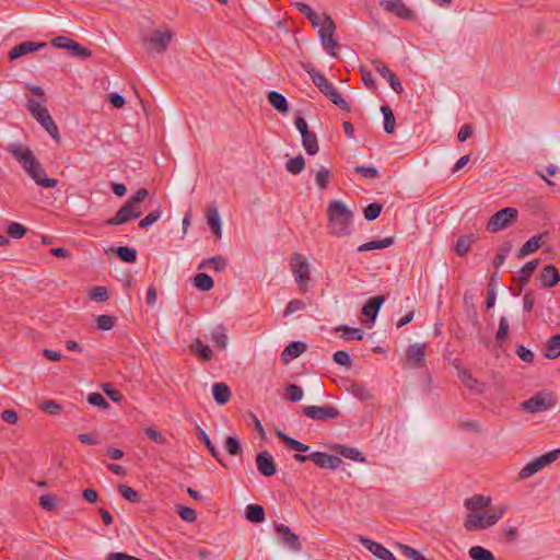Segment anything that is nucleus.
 <instances>
[{
  "label": "nucleus",
  "instance_id": "1",
  "mask_svg": "<svg viewBox=\"0 0 560 560\" xmlns=\"http://www.w3.org/2000/svg\"><path fill=\"white\" fill-rule=\"evenodd\" d=\"M7 150L12 154L15 161L21 165L25 174L43 188H54L58 180L47 176L44 166L37 160L33 151L22 143H11Z\"/></svg>",
  "mask_w": 560,
  "mask_h": 560
},
{
  "label": "nucleus",
  "instance_id": "2",
  "mask_svg": "<svg viewBox=\"0 0 560 560\" xmlns=\"http://www.w3.org/2000/svg\"><path fill=\"white\" fill-rule=\"evenodd\" d=\"M329 233L337 237L348 236L353 231V212L338 199L327 205Z\"/></svg>",
  "mask_w": 560,
  "mask_h": 560
},
{
  "label": "nucleus",
  "instance_id": "3",
  "mask_svg": "<svg viewBox=\"0 0 560 560\" xmlns=\"http://www.w3.org/2000/svg\"><path fill=\"white\" fill-rule=\"evenodd\" d=\"M508 506L504 504L489 508L485 513H469L464 521V528L467 532L487 529L495 525L506 513Z\"/></svg>",
  "mask_w": 560,
  "mask_h": 560
},
{
  "label": "nucleus",
  "instance_id": "4",
  "mask_svg": "<svg viewBox=\"0 0 560 560\" xmlns=\"http://www.w3.org/2000/svg\"><path fill=\"white\" fill-rule=\"evenodd\" d=\"M148 196L145 188L138 189L130 199L117 211L116 215L107 221L110 225H119L141 214L140 203Z\"/></svg>",
  "mask_w": 560,
  "mask_h": 560
},
{
  "label": "nucleus",
  "instance_id": "5",
  "mask_svg": "<svg viewBox=\"0 0 560 560\" xmlns=\"http://www.w3.org/2000/svg\"><path fill=\"white\" fill-rule=\"evenodd\" d=\"M173 36L174 34L170 30H153L143 35L142 40L148 52L155 56L166 51Z\"/></svg>",
  "mask_w": 560,
  "mask_h": 560
},
{
  "label": "nucleus",
  "instance_id": "6",
  "mask_svg": "<svg viewBox=\"0 0 560 560\" xmlns=\"http://www.w3.org/2000/svg\"><path fill=\"white\" fill-rule=\"evenodd\" d=\"M44 102L28 100L26 108L30 114L43 126V128L55 139L59 138L57 125L52 120L48 110L43 106Z\"/></svg>",
  "mask_w": 560,
  "mask_h": 560
},
{
  "label": "nucleus",
  "instance_id": "7",
  "mask_svg": "<svg viewBox=\"0 0 560 560\" xmlns=\"http://www.w3.org/2000/svg\"><path fill=\"white\" fill-rule=\"evenodd\" d=\"M290 267L299 289L302 292H306L311 280L310 264L307 259L304 255L295 253L291 256Z\"/></svg>",
  "mask_w": 560,
  "mask_h": 560
},
{
  "label": "nucleus",
  "instance_id": "8",
  "mask_svg": "<svg viewBox=\"0 0 560 560\" xmlns=\"http://www.w3.org/2000/svg\"><path fill=\"white\" fill-rule=\"evenodd\" d=\"M556 396L549 392H539L529 399L523 401L521 407L530 413L544 412L556 406Z\"/></svg>",
  "mask_w": 560,
  "mask_h": 560
},
{
  "label": "nucleus",
  "instance_id": "9",
  "mask_svg": "<svg viewBox=\"0 0 560 560\" xmlns=\"http://www.w3.org/2000/svg\"><path fill=\"white\" fill-rule=\"evenodd\" d=\"M336 31V24L330 15L323 13L322 26L318 30V36L323 47L327 50L330 56H336V49L339 48V44L334 38Z\"/></svg>",
  "mask_w": 560,
  "mask_h": 560
},
{
  "label": "nucleus",
  "instance_id": "10",
  "mask_svg": "<svg viewBox=\"0 0 560 560\" xmlns=\"http://www.w3.org/2000/svg\"><path fill=\"white\" fill-rule=\"evenodd\" d=\"M560 457V448L548 452L539 457L534 458L526 464L520 471V479H527L537 474L542 468L549 466Z\"/></svg>",
  "mask_w": 560,
  "mask_h": 560
},
{
  "label": "nucleus",
  "instance_id": "11",
  "mask_svg": "<svg viewBox=\"0 0 560 560\" xmlns=\"http://www.w3.org/2000/svg\"><path fill=\"white\" fill-rule=\"evenodd\" d=\"M294 459L299 463L313 462L319 468L337 469L342 460L340 457L324 452H313L310 455L295 454Z\"/></svg>",
  "mask_w": 560,
  "mask_h": 560
},
{
  "label": "nucleus",
  "instance_id": "12",
  "mask_svg": "<svg viewBox=\"0 0 560 560\" xmlns=\"http://www.w3.org/2000/svg\"><path fill=\"white\" fill-rule=\"evenodd\" d=\"M517 219V210L515 208L506 207L497 211L487 222V231L495 233L500 230L508 228Z\"/></svg>",
  "mask_w": 560,
  "mask_h": 560
},
{
  "label": "nucleus",
  "instance_id": "13",
  "mask_svg": "<svg viewBox=\"0 0 560 560\" xmlns=\"http://www.w3.org/2000/svg\"><path fill=\"white\" fill-rule=\"evenodd\" d=\"M303 415L312 420L328 421L337 419L340 411L334 406H305L303 407Z\"/></svg>",
  "mask_w": 560,
  "mask_h": 560
},
{
  "label": "nucleus",
  "instance_id": "14",
  "mask_svg": "<svg viewBox=\"0 0 560 560\" xmlns=\"http://www.w3.org/2000/svg\"><path fill=\"white\" fill-rule=\"evenodd\" d=\"M51 45L56 48L66 49L70 55L82 59L89 58L91 56V51L88 48L83 47L78 42L67 36H58L54 38L51 40Z\"/></svg>",
  "mask_w": 560,
  "mask_h": 560
},
{
  "label": "nucleus",
  "instance_id": "15",
  "mask_svg": "<svg viewBox=\"0 0 560 560\" xmlns=\"http://www.w3.org/2000/svg\"><path fill=\"white\" fill-rule=\"evenodd\" d=\"M427 343H413L406 350V365L409 369H420L425 364Z\"/></svg>",
  "mask_w": 560,
  "mask_h": 560
},
{
  "label": "nucleus",
  "instance_id": "16",
  "mask_svg": "<svg viewBox=\"0 0 560 560\" xmlns=\"http://www.w3.org/2000/svg\"><path fill=\"white\" fill-rule=\"evenodd\" d=\"M275 529L281 540V542L293 551H300L302 549L301 541L289 526L284 524H276Z\"/></svg>",
  "mask_w": 560,
  "mask_h": 560
},
{
  "label": "nucleus",
  "instance_id": "17",
  "mask_svg": "<svg viewBox=\"0 0 560 560\" xmlns=\"http://www.w3.org/2000/svg\"><path fill=\"white\" fill-rule=\"evenodd\" d=\"M372 66L374 70L384 78L390 88L398 94H400L404 91L402 84L400 80L396 77V74L389 70V68L380 60H372Z\"/></svg>",
  "mask_w": 560,
  "mask_h": 560
},
{
  "label": "nucleus",
  "instance_id": "18",
  "mask_svg": "<svg viewBox=\"0 0 560 560\" xmlns=\"http://www.w3.org/2000/svg\"><path fill=\"white\" fill-rule=\"evenodd\" d=\"M381 7L402 20L413 19V12L402 2V0H382Z\"/></svg>",
  "mask_w": 560,
  "mask_h": 560
},
{
  "label": "nucleus",
  "instance_id": "19",
  "mask_svg": "<svg viewBox=\"0 0 560 560\" xmlns=\"http://www.w3.org/2000/svg\"><path fill=\"white\" fill-rule=\"evenodd\" d=\"M256 465L258 471L265 477H271L277 471L275 459L267 451L257 454Z\"/></svg>",
  "mask_w": 560,
  "mask_h": 560
},
{
  "label": "nucleus",
  "instance_id": "20",
  "mask_svg": "<svg viewBox=\"0 0 560 560\" xmlns=\"http://www.w3.org/2000/svg\"><path fill=\"white\" fill-rule=\"evenodd\" d=\"M361 544L381 560H396L395 556L383 545L370 539L360 538Z\"/></svg>",
  "mask_w": 560,
  "mask_h": 560
},
{
  "label": "nucleus",
  "instance_id": "21",
  "mask_svg": "<svg viewBox=\"0 0 560 560\" xmlns=\"http://www.w3.org/2000/svg\"><path fill=\"white\" fill-rule=\"evenodd\" d=\"M46 44L45 43H34V42H23L16 46H14L10 52H9V58L11 60L13 59H18L28 52H33V51H37L38 49H40L42 47H44Z\"/></svg>",
  "mask_w": 560,
  "mask_h": 560
},
{
  "label": "nucleus",
  "instance_id": "22",
  "mask_svg": "<svg viewBox=\"0 0 560 560\" xmlns=\"http://www.w3.org/2000/svg\"><path fill=\"white\" fill-rule=\"evenodd\" d=\"M306 350V345L302 341L290 342L281 352V360L283 363H289L293 359L300 357Z\"/></svg>",
  "mask_w": 560,
  "mask_h": 560
},
{
  "label": "nucleus",
  "instance_id": "23",
  "mask_svg": "<svg viewBox=\"0 0 560 560\" xmlns=\"http://www.w3.org/2000/svg\"><path fill=\"white\" fill-rule=\"evenodd\" d=\"M326 97H328L336 106H338L340 109L349 112L350 105L341 93L334 86L332 83H329L326 89H323L322 92Z\"/></svg>",
  "mask_w": 560,
  "mask_h": 560
},
{
  "label": "nucleus",
  "instance_id": "24",
  "mask_svg": "<svg viewBox=\"0 0 560 560\" xmlns=\"http://www.w3.org/2000/svg\"><path fill=\"white\" fill-rule=\"evenodd\" d=\"M560 280L558 269L553 265H547L540 273V283L544 288H552Z\"/></svg>",
  "mask_w": 560,
  "mask_h": 560
},
{
  "label": "nucleus",
  "instance_id": "25",
  "mask_svg": "<svg viewBox=\"0 0 560 560\" xmlns=\"http://www.w3.org/2000/svg\"><path fill=\"white\" fill-rule=\"evenodd\" d=\"M385 302L384 295H377L371 298L362 307V313L371 320H374L377 316L380 307Z\"/></svg>",
  "mask_w": 560,
  "mask_h": 560
},
{
  "label": "nucleus",
  "instance_id": "26",
  "mask_svg": "<svg viewBox=\"0 0 560 560\" xmlns=\"http://www.w3.org/2000/svg\"><path fill=\"white\" fill-rule=\"evenodd\" d=\"M491 503L490 497H485L481 494H475L470 498H467L464 501V506L469 511H481L486 508H488Z\"/></svg>",
  "mask_w": 560,
  "mask_h": 560
},
{
  "label": "nucleus",
  "instance_id": "27",
  "mask_svg": "<svg viewBox=\"0 0 560 560\" xmlns=\"http://www.w3.org/2000/svg\"><path fill=\"white\" fill-rule=\"evenodd\" d=\"M232 393L225 383H215L212 385V398L221 406L231 399Z\"/></svg>",
  "mask_w": 560,
  "mask_h": 560
},
{
  "label": "nucleus",
  "instance_id": "28",
  "mask_svg": "<svg viewBox=\"0 0 560 560\" xmlns=\"http://www.w3.org/2000/svg\"><path fill=\"white\" fill-rule=\"evenodd\" d=\"M276 435L285 444V446L290 450L296 451V452H307L310 450V446L284 434L282 431L277 430Z\"/></svg>",
  "mask_w": 560,
  "mask_h": 560
},
{
  "label": "nucleus",
  "instance_id": "29",
  "mask_svg": "<svg viewBox=\"0 0 560 560\" xmlns=\"http://www.w3.org/2000/svg\"><path fill=\"white\" fill-rule=\"evenodd\" d=\"M393 244H394V237L388 236V237H384L383 240L371 241V242L364 243L358 247V252L384 249V248L392 246Z\"/></svg>",
  "mask_w": 560,
  "mask_h": 560
},
{
  "label": "nucleus",
  "instance_id": "30",
  "mask_svg": "<svg viewBox=\"0 0 560 560\" xmlns=\"http://www.w3.org/2000/svg\"><path fill=\"white\" fill-rule=\"evenodd\" d=\"M268 101L271 104V106L277 109L279 113H287L289 109L288 101L287 98L277 91H271L268 93Z\"/></svg>",
  "mask_w": 560,
  "mask_h": 560
},
{
  "label": "nucleus",
  "instance_id": "31",
  "mask_svg": "<svg viewBox=\"0 0 560 560\" xmlns=\"http://www.w3.org/2000/svg\"><path fill=\"white\" fill-rule=\"evenodd\" d=\"M348 390L355 398H358V399H360L362 401L370 400L373 397L371 390L366 387V385L363 384V383H360V382L351 383Z\"/></svg>",
  "mask_w": 560,
  "mask_h": 560
},
{
  "label": "nucleus",
  "instance_id": "32",
  "mask_svg": "<svg viewBox=\"0 0 560 560\" xmlns=\"http://www.w3.org/2000/svg\"><path fill=\"white\" fill-rule=\"evenodd\" d=\"M245 517L252 523H262L265 521V510L259 504H248L245 510Z\"/></svg>",
  "mask_w": 560,
  "mask_h": 560
},
{
  "label": "nucleus",
  "instance_id": "33",
  "mask_svg": "<svg viewBox=\"0 0 560 560\" xmlns=\"http://www.w3.org/2000/svg\"><path fill=\"white\" fill-rule=\"evenodd\" d=\"M459 378L469 390L475 393H481L483 390V385L478 380L472 377V375L467 370L459 372Z\"/></svg>",
  "mask_w": 560,
  "mask_h": 560
},
{
  "label": "nucleus",
  "instance_id": "34",
  "mask_svg": "<svg viewBox=\"0 0 560 560\" xmlns=\"http://www.w3.org/2000/svg\"><path fill=\"white\" fill-rule=\"evenodd\" d=\"M212 341L221 350L226 349L229 337L228 329L223 325H219L215 327L214 331L212 332Z\"/></svg>",
  "mask_w": 560,
  "mask_h": 560
},
{
  "label": "nucleus",
  "instance_id": "35",
  "mask_svg": "<svg viewBox=\"0 0 560 560\" xmlns=\"http://www.w3.org/2000/svg\"><path fill=\"white\" fill-rule=\"evenodd\" d=\"M541 235H535L530 237L525 244L521 247L518 252V257H525L534 252H536L541 246Z\"/></svg>",
  "mask_w": 560,
  "mask_h": 560
},
{
  "label": "nucleus",
  "instance_id": "36",
  "mask_svg": "<svg viewBox=\"0 0 560 560\" xmlns=\"http://www.w3.org/2000/svg\"><path fill=\"white\" fill-rule=\"evenodd\" d=\"M546 358L557 359L560 357V335L552 336L546 343Z\"/></svg>",
  "mask_w": 560,
  "mask_h": 560
},
{
  "label": "nucleus",
  "instance_id": "37",
  "mask_svg": "<svg viewBox=\"0 0 560 560\" xmlns=\"http://www.w3.org/2000/svg\"><path fill=\"white\" fill-rule=\"evenodd\" d=\"M538 264H539V260L538 259H534V260H530V261L526 262L522 267V269L520 270L518 281L523 285L528 283L529 278L532 277V275L534 273V271L538 267Z\"/></svg>",
  "mask_w": 560,
  "mask_h": 560
},
{
  "label": "nucleus",
  "instance_id": "38",
  "mask_svg": "<svg viewBox=\"0 0 560 560\" xmlns=\"http://www.w3.org/2000/svg\"><path fill=\"white\" fill-rule=\"evenodd\" d=\"M384 117V130L386 133L392 135L395 130L396 119L389 106L384 105L381 107Z\"/></svg>",
  "mask_w": 560,
  "mask_h": 560
},
{
  "label": "nucleus",
  "instance_id": "39",
  "mask_svg": "<svg viewBox=\"0 0 560 560\" xmlns=\"http://www.w3.org/2000/svg\"><path fill=\"white\" fill-rule=\"evenodd\" d=\"M302 144H303L305 151L311 155H314L318 152L317 137L314 132L310 131L308 133L303 135L302 136Z\"/></svg>",
  "mask_w": 560,
  "mask_h": 560
},
{
  "label": "nucleus",
  "instance_id": "40",
  "mask_svg": "<svg viewBox=\"0 0 560 560\" xmlns=\"http://www.w3.org/2000/svg\"><path fill=\"white\" fill-rule=\"evenodd\" d=\"M305 70L310 74L314 85L320 92H323V89H326L327 85L330 83V82H328V80L326 79V77L324 74H322L320 72L316 71L313 67H306Z\"/></svg>",
  "mask_w": 560,
  "mask_h": 560
},
{
  "label": "nucleus",
  "instance_id": "41",
  "mask_svg": "<svg viewBox=\"0 0 560 560\" xmlns=\"http://www.w3.org/2000/svg\"><path fill=\"white\" fill-rule=\"evenodd\" d=\"M472 560H495L492 552L481 546H474L468 551Z\"/></svg>",
  "mask_w": 560,
  "mask_h": 560
},
{
  "label": "nucleus",
  "instance_id": "42",
  "mask_svg": "<svg viewBox=\"0 0 560 560\" xmlns=\"http://www.w3.org/2000/svg\"><path fill=\"white\" fill-rule=\"evenodd\" d=\"M472 242H474L472 235H463V236L458 237V240L456 241V244H455V252L459 256L466 255L469 252Z\"/></svg>",
  "mask_w": 560,
  "mask_h": 560
},
{
  "label": "nucleus",
  "instance_id": "43",
  "mask_svg": "<svg viewBox=\"0 0 560 560\" xmlns=\"http://www.w3.org/2000/svg\"><path fill=\"white\" fill-rule=\"evenodd\" d=\"M336 330L341 331V337L345 340H361L363 338V331L359 328L339 326L336 328Z\"/></svg>",
  "mask_w": 560,
  "mask_h": 560
},
{
  "label": "nucleus",
  "instance_id": "44",
  "mask_svg": "<svg viewBox=\"0 0 560 560\" xmlns=\"http://www.w3.org/2000/svg\"><path fill=\"white\" fill-rule=\"evenodd\" d=\"M305 166L304 158L300 154L287 161L285 168L291 174H300Z\"/></svg>",
  "mask_w": 560,
  "mask_h": 560
},
{
  "label": "nucleus",
  "instance_id": "45",
  "mask_svg": "<svg viewBox=\"0 0 560 560\" xmlns=\"http://www.w3.org/2000/svg\"><path fill=\"white\" fill-rule=\"evenodd\" d=\"M26 228L19 222H10L7 226L8 237L20 240L26 234Z\"/></svg>",
  "mask_w": 560,
  "mask_h": 560
},
{
  "label": "nucleus",
  "instance_id": "46",
  "mask_svg": "<svg viewBox=\"0 0 560 560\" xmlns=\"http://www.w3.org/2000/svg\"><path fill=\"white\" fill-rule=\"evenodd\" d=\"M284 398L292 402L300 401L303 398V389L295 384H289L285 387Z\"/></svg>",
  "mask_w": 560,
  "mask_h": 560
},
{
  "label": "nucleus",
  "instance_id": "47",
  "mask_svg": "<svg viewBox=\"0 0 560 560\" xmlns=\"http://www.w3.org/2000/svg\"><path fill=\"white\" fill-rule=\"evenodd\" d=\"M118 257L125 262H135L137 259V252L128 246H119L117 248Z\"/></svg>",
  "mask_w": 560,
  "mask_h": 560
},
{
  "label": "nucleus",
  "instance_id": "48",
  "mask_svg": "<svg viewBox=\"0 0 560 560\" xmlns=\"http://www.w3.org/2000/svg\"><path fill=\"white\" fill-rule=\"evenodd\" d=\"M382 209H383V207L378 202L370 203L363 210L364 218L368 221H373V220H375L376 218L380 217V214L382 212Z\"/></svg>",
  "mask_w": 560,
  "mask_h": 560
},
{
  "label": "nucleus",
  "instance_id": "49",
  "mask_svg": "<svg viewBox=\"0 0 560 560\" xmlns=\"http://www.w3.org/2000/svg\"><path fill=\"white\" fill-rule=\"evenodd\" d=\"M224 448L230 455L236 456L242 453V446L240 441L234 436H228L225 439Z\"/></svg>",
  "mask_w": 560,
  "mask_h": 560
},
{
  "label": "nucleus",
  "instance_id": "50",
  "mask_svg": "<svg viewBox=\"0 0 560 560\" xmlns=\"http://www.w3.org/2000/svg\"><path fill=\"white\" fill-rule=\"evenodd\" d=\"M332 175L329 170L327 168H320L316 173V184L320 189H326Z\"/></svg>",
  "mask_w": 560,
  "mask_h": 560
},
{
  "label": "nucleus",
  "instance_id": "51",
  "mask_svg": "<svg viewBox=\"0 0 560 560\" xmlns=\"http://www.w3.org/2000/svg\"><path fill=\"white\" fill-rule=\"evenodd\" d=\"M305 307H306V303L304 301L299 300V299L291 300L285 306L283 316L287 317L293 313L304 310Z\"/></svg>",
  "mask_w": 560,
  "mask_h": 560
},
{
  "label": "nucleus",
  "instance_id": "52",
  "mask_svg": "<svg viewBox=\"0 0 560 560\" xmlns=\"http://www.w3.org/2000/svg\"><path fill=\"white\" fill-rule=\"evenodd\" d=\"M89 296L96 302H104L108 299V291L105 287H94L90 290Z\"/></svg>",
  "mask_w": 560,
  "mask_h": 560
},
{
  "label": "nucleus",
  "instance_id": "53",
  "mask_svg": "<svg viewBox=\"0 0 560 560\" xmlns=\"http://www.w3.org/2000/svg\"><path fill=\"white\" fill-rule=\"evenodd\" d=\"M118 491L122 498L129 502H138L140 499L139 493L126 485H120L118 487Z\"/></svg>",
  "mask_w": 560,
  "mask_h": 560
},
{
  "label": "nucleus",
  "instance_id": "54",
  "mask_svg": "<svg viewBox=\"0 0 560 560\" xmlns=\"http://www.w3.org/2000/svg\"><path fill=\"white\" fill-rule=\"evenodd\" d=\"M399 549L401 550L402 555L411 560H428L425 557L415 548L399 544Z\"/></svg>",
  "mask_w": 560,
  "mask_h": 560
},
{
  "label": "nucleus",
  "instance_id": "55",
  "mask_svg": "<svg viewBox=\"0 0 560 560\" xmlns=\"http://www.w3.org/2000/svg\"><path fill=\"white\" fill-rule=\"evenodd\" d=\"M339 454L342 455L346 458L355 460V462H363L364 458L362 457L361 453L354 448V447H347V446H340Z\"/></svg>",
  "mask_w": 560,
  "mask_h": 560
},
{
  "label": "nucleus",
  "instance_id": "56",
  "mask_svg": "<svg viewBox=\"0 0 560 560\" xmlns=\"http://www.w3.org/2000/svg\"><path fill=\"white\" fill-rule=\"evenodd\" d=\"M508 332H509V322H508L506 317L502 316L500 319V323H499L498 331L495 334L497 342L502 343L506 339Z\"/></svg>",
  "mask_w": 560,
  "mask_h": 560
},
{
  "label": "nucleus",
  "instance_id": "57",
  "mask_svg": "<svg viewBox=\"0 0 560 560\" xmlns=\"http://www.w3.org/2000/svg\"><path fill=\"white\" fill-rule=\"evenodd\" d=\"M194 285L202 291L210 290V276L206 272H200L194 278Z\"/></svg>",
  "mask_w": 560,
  "mask_h": 560
},
{
  "label": "nucleus",
  "instance_id": "58",
  "mask_svg": "<svg viewBox=\"0 0 560 560\" xmlns=\"http://www.w3.org/2000/svg\"><path fill=\"white\" fill-rule=\"evenodd\" d=\"M212 234L215 236V240H220L222 236L221 219L215 207H212Z\"/></svg>",
  "mask_w": 560,
  "mask_h": 560
},
{
  "label": "nucleus",
  "instance_id": "59",
  "mask_svg": "<svg viewBox=\"0 0 560 560\" xmlns=\"http://www.w3.org/2000/svg\"><path fill=\"white\" fill-rule=\"evenodd\" d=\"M97 328L101 330H110L114 327V318L109 315L103 314L96 317Z\"/></svg>",
  "mask_w": 560,
  "mask_h": 560
},
{
  "label": "nucleus",
  "instance_id": "60",
  "mask_svg": "<svg viewBox=\"0 0 560 560\" xmlns=\"http://www.w3.org/2000/svg\"><path fill=\"white\" fill-rule=\"evenodd\" d=\"M191 351L203 360H208L210 357V350L207 345H203L200 340H196L191 345Z\"/></svg>",
  "mask_w": 560,
  "mask_h": 560
},
{
  "label": "nucleus",
  "instance_id": "61",
  "mask_svg": "<svg viewBox=\"0 0 560 560\" xmlns=\"http://www.w3.org/2000/svg\"><path fill=\"white\" fill-rule=\"evenodd\" d=\"M162 211L161 210H154L151 211L149 214H147L140 222L139 228L145 229L153 223H155L161 218Z\"/></svg>",
  "mask_w": 560,
  "mask_h": 560
},
{
  "label": "nucleus",
  "instance_id": "62",
  "mask_svg": "<svg viewBox=\"0 0 560 560\" xmlns=\"http://www.w3.org/2000/svg\"><path fill=\"white\" fill-rule=\"evenodd\" d=\"M177 512L182 520L187 523H192L197 518L196 511L189 506L179 505Z\"/></svg>",
  "mask_w": 560,
  "mask_h": 560
},
{
  "label": "nucleus",
  "instance_id": "63",
  "mask_svg": "<svg viewBox=\"0 0 560 560\" xmlns=\"http://www.w3.org/2000/svg\"><path fill=\"white\" fill-rule=\"evenodd\" d=\"M354 172L361 174L365 178L378 177V171L374 166L359 165L354 167Z\"/></svg>",
  "mask_w": 560,
  "mask_h": 560
},
{
  "label": "nucleus",
  "instance_id": "64",
  "mask_svg": "<svg viewBox=\"0 0 560 560\" xmlns=\"http://www.w3.org/2000/svg\"><path fill=\"white\" fill-rule=\"evenodd\" d=\"M332 358H334V361L338 365H343V366H347V368H349L351 365V359H350L348 352L345 351V350L336 351L334 353Z\"/></svg>",
  "mask_w": 560,
  "mask_h": 560
}]
</instances>
